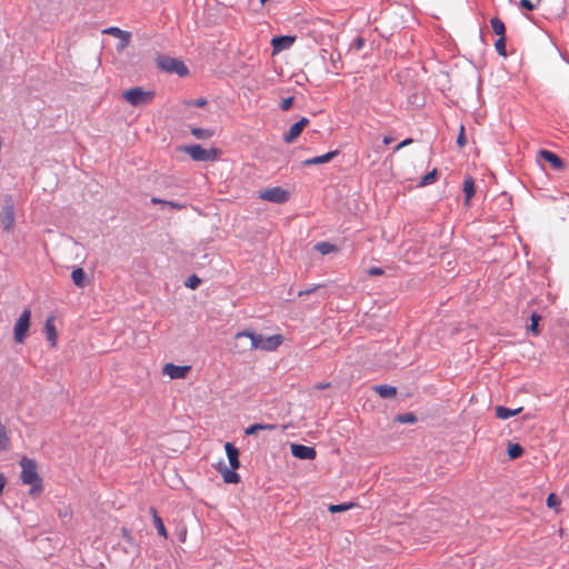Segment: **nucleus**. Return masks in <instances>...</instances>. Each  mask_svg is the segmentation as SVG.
<instances>
[{"label": "nucleus", "instance_id": "ddd939ff", "mask_svg": "<svg viewBox=\"0 0 569 569\" xmlns=\"http://www.w3.org/2000/svg\"><path fill=\"white\" fill-rule=\"evenodd\" d=\"M44 333H46V337H47L48 341L50 342V346L54 348L57 346V341H58V332H57V329H56V326H54L53 317H49L46 320V322H44Z\"/></svg>", "mask_w": 569, "mask_h": 569}, {"label": "nucleus", "instance_id": "7c9ffc66", "mask_svg": "<svg viewBox=\"0 0 569 569\" xmlns=\"http://www.w3.org/2000/svg\"><path fill=\"white\" fill-rule=\"evenodd\" d=\"M355 505L349 502V503H341V505H330L328 510L331 512V513H337V512H342V511H347L349 509H351Z\"/></svg>", "mask_w": 569, "mask_h": 569}, {"label": "nucleus", "instance_id": "c756f323", "mask_svg": "<svg viewBox=\"0 0 569 569\" xmlns=\"http://www.w3.org/2000/svg\"><path fill=\"white\" fill-rule=\"evenodd\" d=\"M151 202L152 203L166 204V206H168V207H170L172 209H176V210H181V209L186 208V206L182 204V203H178V202H173V201H166V200H161L159 198H152Z\"/></svg>", "mask_w": 569, "mask_h": 569}, {"label": "nucleus", "instance_id": "0eeeda50", "mask_svg": "<svg viewBox=\"0 0 569 569\" xmlns=\"http://www.w3.org/2000/svg\"><path fill=\"white\" fill-rule=\"evenodd\" d=\"M289 192L280 187H273L262 190L259 198L273 203H284L289 200Z\"/></svg>", "mask_w": 569, "mask_h": 569}, {"label": "nucleus", "instance_id": "5701e85b", "mask_svg": "<svg viewBox=\"0 0 569 569\" xmlns=\"http://www.w3.org/2000/svg\"><path fill=\"white\" fill-rule=\"evenodd\" d=\"M490 24L493 30V32L499 37H505L506 27L502 20L495 17L490 19Z\"/></svg>", "mask_w": 569, "mask_h": 569}, {"label": "nucleus", "instance_id": "8fccbe9b", "mask_svg": "<svg viewBox=\"0 0 569 569\" xmlns=\"http://www.w3.org/2000/svg\"><path fill=\"white\" fill-rule=\"evenodd\" d=\"M313 290H315V289H309V290H306V291H299V293H298V295L301 297V296H303V295H308V293L312 292Z\"/></svg>", "mask_w": 569, "mask_h": 569}, {"label": "nucleus", "instance_id": "37998d69", "mask_svg": "<svg viewBox=\"0 0 569 569\" xmlns=\"http://www.w3.org/2000/svg\"><path fill=\"white\" fill-rule=\"evenodd\" d=\"M520 6L522 8H525L526 10H529V11L535 9V6H533V3L530 0H521L520 1Z\"/></svg>", "mask_w": 569, "mask_h": 569}, {"label": "nucleus", "instance_id": "f704fd0d", "mask_svg": "<svg viewBox=\"0 0 569 569\" xmlns=\"http://www.w3.org/2000/svg\"><path fill=\"white\" fill-rule=\"evenodd\" d=\"M495 48H496V50L498 51V53L500 56L506 57L507 56V52H506V38L505 37H499V39L495 43Z\"/></svg>", "mask_w": 569, "mask_h": 569}, {"label": "nucleus", "instance_id": "de8ad7c7", "mask_svg": "<svg viewBox=\"0 0 569 569\" xmlns=\"http://www.w3.org/2000/svg\"><path fill=\"white\" fill-rule=\"evenodd\" d=\"M207 103L206 99L201 98L193 102L196 107H203Z\"/></svg>", "mask_w": 569, "mask_h": 569}, {"label": "nucleus", "instance_id": "09e8293b", "mask_svg": "<svg viewBox=\"0 0 569 569\" xmlns=\"http://www.w3.org/2000/svg\"><path fill=\"white\" fill-rule=\"evenodd\" d=\"M392 141H393V138H392V137L386 136V137L383 138V143H385V144H389V143H391Z\"/></svg>", "mask_w": 569, "mask_h": 569}, {"label": "nucleus", "instance_id": "bb28decb", "mask_svg": "<svg viewBox=\"0 0 569 569\" xmlns=\"http://www.w3.org/2000/svg\"><path fill=\"white\" fill-rule=\"evenodd\" d=\"M523 453V448L519 443H511L508 446V457L511 460H515L521 457Z\"/></svg>", "mask_w": 569, "mask_h": 569}, {"label": "nucleus", "instance_id": "39448f33", "mask_svg": "<svg viewBox=\"0 0 569 569\" xmlns=\"http://www.w3.org/2000/svg\"><path fill=\"white\" fill-rule=\"evenodd\" d=\"M157 66L167 73H177L180 77H184L189 73V69L182 60L169 56H159Z\"/></svg>", "mask_w": 569, "mask_h": 569}, {"label": "nucleus", "instance_id": "4468645a", "mask_svg": "<svg viewBox=\"0 0 569 569\" xmlns=\"http://www.w3.org/2000/svg\"><path fill=\"white\" fill-rule=\"evenodd\" d=\"M224 449L231 468L237 470L240 467L239 450L231 442H227Z\"/></svg>", "mask_w": 569, "mask_h": 569}, {"label": "nucleus", "instance_id": "49530a36", "mask_svg": "<svg viewBox=\"0 0 569 569\" xmlns=\"http://www.w3.org/2000/svg\"><path fill=\"white\" fill-rule=\"evenodd\" d=\"M6 485H7V479H6L4 475L0 472V495H2Z\"/></svg>", "mask_w": 569, "mask_h": 569}, {"label": "nucleus", "instance_id": "ea45409f", "mask_svg": "<svg viewBox=\"0 0 569 569\" xmlns=\"http://www.w3.org/2000/svg\"><path fill=\"white\" fill-rule=\"evenodd\" d=\"M369 276H382L385 271L379 267H372L368 271Z\"/></svg>", "mask_w": 569, "mask_h": 569}, {"label": "nucleus", "instance_id": "9b49d317", "mask_svg": "<svg viewBox=\"0 0 569 569\" xmlns=\"http://www.w3.org/2000/svg\"><path fill=\"white\" fill-rule=\"evenodd\" d=\"M0 221L6 231H11L14 226V210L12 204H7L3 207L0 213Z\"/></svg>", "mask_w": 569, "mask_h": 569}, {"label": "nucleus", "instance_id": "7ed1b4c3", "mask_svg": "<svg viewBox=\"0 0 569 569\" xmlns=\"http://www.w3.org/2000/svg\"><path fill=\"white\" fill-rule=\"evenodd\" d=\"M122 97L131 106L139 107L150 103L154 98V92L144 90L141 87H133L126 90Z\"/></svg>", "mask_w": 569, "mask_h": 569}, {"label": "nucleus", "instance_id": "4c0bfd02", "mask_svg": "<svg viewBox=\"0 0 569 569\" xmlns=\"http://www.w3.org/2000/svg\"><path fill=\"white\" fill-rule=\"evenodd\" d=\"M466 137H465V128L463 126H461L460 128V132H459V136L457 138V144L460 147V148H463L466 146Z\"/></svg>", "mask_w": 569, "mask_h": 569}, {"label": "nucleus", "instance_id": "423d86ee", "mask_svg": "<svg viewBox=\"0 0 569 569\" xmlns=\"http://www.w3.org/2000/svg\"><path fill=\"white\" fill-rule=\"evenodd\" d=\"M31 323V311L24 309L17 319L13 327V339L17 343H23L28 337Z\"/></svg>", "mask_w": 569, "mask_h": 569}, {"label": "nucleus", "instance_id": "f3484780", "mask_svg": "<svg viewBox=\"0 0 569 569\" xmlns=\"http://www.w3.org/2000/svg\"><path fill=\"white\" fill-rule=\"evenodd\" d=\"M522 409H523L522 407H519L517 409L511 410V409H508V408L502 407V406H497L495 408V412H496V417L498 419L506 420V419H509V418H511L513 416L519 415L522 411Z\"/></svg>", "mask_w": 569, "mask_h": 569}, {"label": "nucleus", "instance_id": "e433bc0d", "mask_svg": "<svg viewBox=\"0 0 569 569\" xmlns=\"http://www.w3.org/2000/svg\"><path fill=\"white\" fill-rule=\"evenodd\" d=\"M293 97H289V98H286L281 101L280 103V108L283 110V111H288L292 104H293Z\"/></svg>", "mask_w": 569, "mask_h": 569}, {"label": "nucleus", "instance_id": "4be33fe9", "mask_svg": "<svg viewBox=\"0 0 569 569\" xmlns=\"http://www.w3.org/2000/svg\"><path fill=\"white\" fill-rule=\"evenodd\" d=\"M71 278H72V281L73 283L79 287V288H82L84 287V271L82 268L78 267L76 269L72 270L71 272Z\"/></svg>", "mask_w": 569, "mask_h": 569}, {"label": "nucleus", "instance_id": "412c9836", "mask_svg": "<svg viewBox=\"0 0 569 569\" xmlns=\"http://www.w3.org/2000/svg\"><path fill=\"white\" fill-rule=\"evenodd\" d=\"M541 320V316L537 312H532L530 316V325L527 327L528 331L533 336H539V322Z\"/></svg>", "mask_w": 569, "mask_h": 569}, {"label": "nucleus", "instance_id": "6ab92c4d", "mask_svg": "<svg viewBox=\"0 0 569 569\" xmlns=\"http://www.w3.org/2000/svg\"><path fill=\"white\" fill-rule=\"evenodd\" d=\"M463 192H465V203L468 206L470 203L471 198L476 193L475 181L471 177H467L463 181Z\"/></svg>", "mask_w": 569, "mask_h": 569}, {"label": "nucleus", "instance_id": "f8f14e48", "mask_svg": "<svg viewBox=\"0 0 569 569\" xmlns=\"http://www.w3.org/2000/svg\"><path fill=\"white\" fill-rule=\"evenodd\" d=\"M296 38L291 36H281L272 38L271 44L273 48V52H279L289 49L293 44Z\"/></svg>", "mask_w": 569, "mask_h": 569}, {"label": "nucleus", "instance_id": "b1692460", "mask_svg": "<svg viewBox=\"0 0 569 569\" xmlns=\"http://www.w3.org/2000/svg\"><path fill=\"white\" fill-rule=\"evenodd\" d=\"M10 438L6 427L0 422V451H7L10 448Z\"/></svg>", "mask_w": 569, "mask_h": 569}, {"label": "nucleus", "instance_id": "f257e3e1", "mask_svg": "<svg viewBox=\"0 0 569 569\" xmlns=\"http://www.w3.org/2000/svg\"><path fill=\"white\" fill-rule=\"evenodd\" d=\"M234 338H236V340H240L242 338H248L250 340L249 346L243 348V350L273 351L283 341V337L281 335H273V336H270V337H263L262 335H257V333H254L252 331H249V330L237 332Z\"/></svg>", "mask_w": 569, "mask_h": 569}, {"label": "nucleus", "instance_id": "f03ea898", "mask_svg": "<svg viewBox=\"0 0 569 569\" xmlns=\"http://www.w3.org/2000/svg\"><path fill=\"white\" fill-rule=\"evenodd\" d=\"M21 467V481L23 485L31 486L29 493L31 496H38L42 492V479L38 473L37 463L33 459L23 457L20 460Z\"/></svg>", "mask_w": 569, "mask_h": 569}, {"label": "nucleus", "instance_id": "9d476101", "mask_svg": "<svg viewBox=\"0 0 569 569\" xmlns=\"http://www.w3.org/2000/svg\"><path fill=\"white\" fill-rule=\"evenodd\" d=\"M290 450L293 457L301 460H313L317 456V451L313 447L292 443Z\"/></svg>", "mask_w": 569, "mask_h": 569}, {"label": "nucleus", "instance_id": "3c124183", "mask_svg": "<svg viewBox=\"0 0 569 569\" xmlns=\"http://www.w3.org/2000/svg\"><path fill=\"white\" fill-rule=\"evenodd\" d=\"M327 387H329V383H320L316 386L317 389H325Z\"/></svg>", "mask_w": 569, "mask_h": 569}, {"label": "nucleus", "instance_id": "6e6552de", "mask_svg": "<svg viewBox=\"0 0 569 569\" xmlns=\"http://www.w3.org/2000/svg\"><path fill=\"white\" fill-rule=\"evenodd\" d=\"M191 371V366H177L174 363H166L162 367V375L170 379H184Z\"/></svg>", "mask_w": 569, "mask_h": 569}, {"label": "nucleus", "instance_id": "20e7f679", "mask_svg": "<svg viewBox=\"0 0 569 569\" xmlns=\"http://www.w3.org/2000/svg\"><path fill=\"white\" fill-rule=\"evenodd\" d=\"M181 150L194 161H216L220 156L219 149H204L200 144L186 146Z\"/></svg>", "mask_w": 569, "mask_h": 569}, {"label": "nucleus", "instance_id": "a211bd4d", "mask_svg": "<svg viewBox=\"0 0 569 569\" xmlns=\"http://www.w3.org/2000/svg\"><path fill=\"white\" fill-rule=\"evenodd\" d=\"M373 391L377 392L381 398H392L397 395L396 387L389 385H377L372 387Z\"/></svg>", "mask_w": 569, "mask_h": 569}, {"label": "nucleus", "instance_id": "603ef678", "mask_svg": "<svg viewBox=\"0 0 569 569\" xmlns=\"http://www.w3.org/2000/svg\"><path fill=\"white\" fill-rule=\"evenodd\" d=\"M268 0H260L261 4H264Z\"/></svg>", "mask_w": 569, "mask_h": 569}, {"label": "nucleus", "instance_id": "58836bf2", "mask_svg": "<svg viewBox=\"0 0 569 569\" xmlns=\"http://www.w3.org/2000/svg\"><path fill=\"white\" fill-rule=\"evenodd\" d=\"M120 40H121V41H120V43H119V46H118V49H119V50H122V49H124L126 47H128V44H129V42H130V33H129V32H127V33H126V38H120Z\"/></svg>", "mask_w": 569, "mask_h": 569}, {"label": "nucleus", "instance_id": "dca6fc26", "mask_svg": "<svg viewBox=\"0 0 569 569\" xmlns=\"http://www.w3.org/2000/svg\"><path fill=\"white\" fill-rule=\"evenodd\" d=\"M540 157L548 161L557 170L563 169L565 164L560 157L549 150H541Z\"/></svg>", "mask_w": 569, "mask_h": 569}, {"label": "nucleus", "instance_id": "79ce46f5", "mask_svg": "<svg viewBox=\"0 0 569 569\" xmlns=\"http://www.w3.org/2000/svg\"><path fill=\"white\" fill-rule=\"evenodd\" d=\"M258 428H260V427H259V426H257V423L251 425V426H249V427L244 430V433H246V435H248V436H249V435H256V433L259 431V429H258Z\"/></svg>", "mask_w": 569, "mask_h": 569}, {"label": "nucleus", "instance_id": "a878e982", "mask_svg": "<svg viewBox=\"0 0 569 569\" xmlns=\"http://www.w3.org/2000/svg\"><path fill=\"white\" fill-rule=\"evenodd\" d=\"M222 478L227 483H238L240 481L239 475L233 469H224L222 472Z\"/></svg>", "mask_w": 569, "mask_h": 569}, {"label": "nucleus", "instance_id": "1a4fd4ad", "mask_svg": "<svg viewBox=\"0 0 569 569\" xmlns=\"http://www.w3.org/2000/svg\"><path fill=\"white\" fill-rule=\"evenodd\" d=\"M308 123L309 119L302 117L299 121L293 123L289 128V130L283 134V141L288 144L293 143L299 138L303 129L308 126Z\"/></svg>", "mask_w": 569, "mask_h": 569}, {"label": "nucleus", "instance_id": "473e14b6", "mask_svg": "<svg viewBox=\"0 0 569 569\" xmlns=\"http://www.w3.org/2000/svg\"><path fill=\"white\" fill-rule=\"evenodd\" d=\"M396 420L401 423H415L417 421V417L412 412H409L397 416Z\"/></svg>", "mask_w": 569, "mask_h": 569}, {"label": "nucleus", "instance_id": "a18cd8bd", "mask_svg": "<svg viewBox=\"0 0 569 569\" xmlns=\"http://www.w3.org/2000/svg\"><path fill=\"white\" fill-rule=\"evenodd\" d=\"M412 143V139L411 138H408V139H405L403 141H401L396 148H395V151H399L401 148L406 147V146H409Z\"/></svg>", "mask_w": 569, "mask_h": 569}, {"label": "nucleus", "instance_id": "393cba45", "mask_svg": "<svg viewBox=\"0 0 569 569\" xmlns=\"http://www.w3.org/2000/svg\"><path fill=\"white\" fill-rule=\"evenodd\" d=\"M191 133L194 138L201 139V140L209 139L214 134V132L212 130L202 129V128H192Z\"/></svg>", "mask_w": 569, "mask_h": 569}, {"label": "nucleus", "instance_id": "72a5a7b5", "mask_svg": "<svg viewBox=\"0 0 569 569\" xmlns=\"http://www.w3.org/2000/svg\"><path fill=\"white\" fill-rule=\"evenodd\" d=\"M437 169H433L431 172L427 173L425 177H422L420 184L421 186H428L436 181L437 179Z\"/></svg>", "mask_w": 569, "mask_h": 569}, {"label": "nucleus", "instance_id": "c03bdc74", "mask_svg": "<svg viewBox=\"0 0 569 569\" xmlns=\"http://www.w3.org/2000/svg\"><path fill=\"white\" fill-rule=\"evenodd\" d=\"M257 426H259L260 428L259 431H262V430H274L277 428L276 425H270V423H257Z\"/></svg>", "mask_w": 569, "mask_h": 569}, {"label": "nucleus", "instance_id": "c9c22d12", "mask_svg": "<svg viewBox=\"0 0 569 569\" xmlns=\"http://www.w3.org/2000/svg\"><path fill=\"white\" fill-rule=\"evenodd\" d=\"M201 283V279L196 276V274H192L191 277H189L186 281V287L190 288V289H196L198 288V286Z\"/></svg>", "mask_w": 569, "mask_h": 569}, {"label": "nucleus", "instance_id": "2f4dec72", "mask_svg": "<svg viewBox=\"0 0 569 569\" xmlns=\"http://www.w3.org/2000/svg\"><path fill=\"white\" fill-rule=\"evenodd\" d=\"M103 33L110 34L112 37H116V38L120 39V38H126L127 31H123V30H121L118 27H110V28L104 29Z\"/></svg>", "mask_w": 569, "mask_h": 569}, {"label": "nucleus", "instance_id": "cd10ccee", "mask_svg": "<svg viewBox=\"0 0 569 569\" xmlns=\"http://www.w3.org/2000/svg\"><path fill=\"white\" fill-rule=\"evenodd\" d=\"M546 502L549 508L555 509L557 512L560 511L561 501L556 493H549Z\"/></svg>", "mask_w": 569, "mask_h": 569}, {"label": "nucleus", "instance_id": "aec40b11", "mask_svg": "<svg viewBox=\"0 0 569 569\" xmlns=\"http://www.w3.org/2000/svg\"><path fill=\"white\" fill-rule=\"evenodd\" d=\"M150 513L152 516L153 523L156 526V529H157L159 536H161L162 538L167 539L168 538L167 529H166V527L163 525L162 519L158 515L157 510L154 508H150Z\"/></svg>", "mask_w": 569, "mask_h": 569}, {"label": "nucleus", "instance_id": "a19ab883", "mask_svg": "<svg viewBox=\"0 0 569 569\" xmlns=\"http://www.w3.org/2000/svg\"><path fill=\"white\" fill-rule=\"evenodd\" d=\"M365 46V39L361 38V37H358L355 42H353V47L357 51L361 50Z\"/></svg>", "mask_w": 569, "mask_h": 569}, {"label": "nucleus", "instance_id": "2eb2a0df", "mask_svg": "<svg viewBox=\"0 0 569 569\" xmlns=\"http://www.w3.org/2000/svg\"><path fill=\"white\" fill-rule=\"evenodd\" d=\"M338 154V150L327 152L326 154L313 157L310 159H306L302 164L308 166H316V164H322L331 161Z\"/></svg>", "mask_w": 569, "mask_h": 569}, {"label": "nucleus", "instance_id": "c85d7f7f", "mask_svg": "<svg viewBox=\"0 0 569 569\" xmlns=\"http://www.w3.org/2000/svg\"><path fill=\"white\" fill-rule=\"evenodd\" d=\"M316 250H318L321 254H328L336 250V246L329 242H318L316 244Z\"/></svg>", "mask_w": 569, "mask_h": 569}]
</instances>
